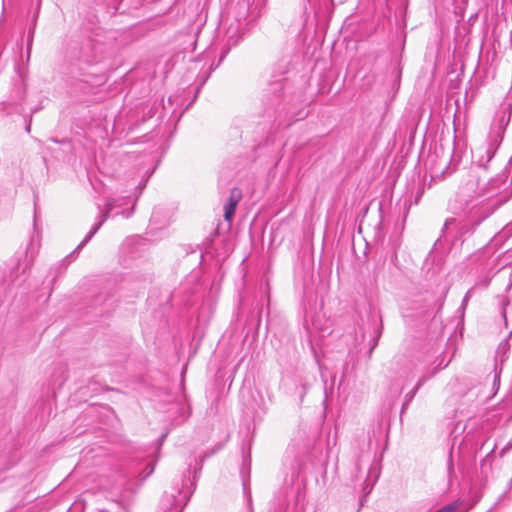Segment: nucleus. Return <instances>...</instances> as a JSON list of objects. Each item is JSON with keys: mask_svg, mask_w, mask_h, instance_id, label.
<instances>
[{"mask_svg": "<svg viewBox=\"0 0 512 512\" xmlns=\"http://www.w3.org/2000/svg\"><path fill=\"white\" fill-rule=\"evenodd\" d=\"M505 130H490L486 140L481 145L471 150L472 167L461 175L458 189L455 195V209H474L478 202L496 201L497 209L508 201V197L499 194V190L505 187L509 172L507 168L495 178L489 180L486 185H481L479 169L487 171L498 151Z\"/></svg>", "mask_w": 512, "mask_h": 512, "instance_id": "1", "label": "nucleus"}, {"mask_svg": "<svg viewBox=\"0 0 512 512\" xmlns=\"http://www.w3.org/2000/svg\"><path fill=\"white\" fill-rule=\"evenodd\" d=\"M459 130H441L439 141L435 142L425 160V169L433 180L451 175L461 162V154L456 148Z\"/></svg>", "mask_w": 512, "mask_h": 512, "instance_id": "2", "label": "nucleus"}, {"mask_svg": "<svg viewBox=\"0 0 512 512\" xmlns=\"http://www.w3.org/2000/svg\"><path fill=\"white\" fill-rule=\"evenodd\" d=\"M478 203L474 209L467 208L462 210L467 216L465 219H457L455 217L446 219L442 228V236L444 238L451 237L454 241L470 235L476 227L497 210L498 203L496 201Z\"/></svg>", "mask_w": 512, "mask_h": 512, "instance_id": "3", "label": "nucleus"}, {"mask_svg": "<svg viewBox=\"0 0 512 512\" xmlns=\"http://www.w3.org/2000/svg\"><path fill=\"white\" fill-rule=\"evenodd\" d=\"M138 197L139 194L133 199H131L129 195L109 198L105 203V210L101 211L100 213L99 220L92 226L91 230L76 247L73 253L82 249L93 238V236L98 232V230L113 212V216L122 215L124 218L131 217L134 213V208Z\"/></svg>", "mask_w": 512, "mask_h": 512, "instance_id": "4", "label": "nucleus"}, {"mask_svg": "<svg viewBox=\"0 0 512 512\" xmlns=\"http://www.w3.org/2000/svg\"><path fill=\"white\" fill-rule=\"evenodd\" d=\"M196 473L193 476V480L190 478V468L187 474L184 473L179 480L174 483L172 492L166 493L162 502L163 505L167 506L165 512H182L186 504L188 503L191 495L193 494L196 486Z\"/></svg>", "mask_w": 512, "mask_h": 512, "instance_id": "5", "label": "nucleus"}, {"mask_svg": "<svg viewBox=\"0 0 512 512\" xmlns=\"http://www.w3.org/2000/svg\"><path fill=\"white\" fill-rule=\"evenodd\" d=\"M285 88L286 79L274 81L269 85L263 100V117L268 121L279 116Z\"/></svg>", "mask_w": 512, "mask_h": 512, "instance_id": "6", "label": "nucleus"}, {"mask_svg": "<svg viewBox=\"0 0 512 512\" xmlns=\"http://www.w3.org/2000/svg\"><path fill=\"white\" fill-rule=\"evenodd\" d=\"M243 197L242 190L233 187L229 193L228 199L224 205V219L231 222L234 218L236 208Z\"/></svg>", "mask_w": 512, "mask_h": 512, "instance_id": "7", "label": "nucleus"}, {"mask_svg": "<svg viewBox=\"0 0 512 512\" xmlns=\"http://www.w3.org/2000/svg\"><path fill=\"white\" fill-rule=\"evenodd\" d=\"M435 373H436V371L427 372L426 374H424L423 376L420 377V379L416 383L415 387L405 395L404 402L402 405V412L408 407L410 402L415 397L417 391L425 384L426 381H428L430 378H432L435 375Z\"/></svg>", "mask_w": 512, "mask_h": 512, "instance_id": "8", "label": "nucleus"}, {"mask_svg": "<svg viewBox=\"0 0 512 512\" xmlns=\"http://www.w3.org/2000/svg\"><path fill=\"white\" fill-rule=\"evenodd\" d=\"M509 351H510V343H509L508 339H503L499 343V345L496 349V352H495V365H498V367L502 368L503 363L508 358Z\"/></svg>", "mask_w": 512, "mask_h": 512, "instance_id": "9", "label": "nucleus"}, {"mask_svg": "<svg viewBox=\"0 0 512 512\" xmlns=\"http://www.w3.org/2000/svg\"><path fill=\"white\" fill-rule=\"evenodd\" d=\"M498 123L497 128H506L509 124L511 117V107L510 105H505L501 108V110L497 113Z\"/></svg>", "mask_w": 512, "mask_h": 512, "instance_id": "10", "label": "nucleus"}, {"mask_svg": "<svg viewBox=\"0 0 512 512\" xmlns=\"http://www.w3.org/2000/svg\"><path fill=\"white\" fill-rule=\"evenodd\" d=\"M227 43L230 46H235L242 38V34L239 33V28L233 27L232 25L227 30Z\"/></svg>", "mask_w": 512, "mask_h": 512, "instance_id": "11", "label": "nucleus"}, {"mask_svg": "<svg viewBox=\"0 0 512 512\" xmlns=\"http://www.w3.org/2000/svg\"><path fill=\"white\" fill-rule=\"evenodd\" d=\"M498 305L500 307L501 316L503 317L506 326H508L507 316H506V307L510 305V300L506 296H499L498 297Z\"/></svg>", "mask_w": 512, "mask_h": 512, "instance_id": "12", "label": "nucleus"}, {"mask_svg": "<svg viewBox=\"0 0 512 512\" xmlns=\"http://www.w3.org/2000/svg\"><path fill=\"white\" fill-rule=\"evenodd\" d=\"M496 448V444H493L489 452L486 454L485 458L481 460L480 466L481 469L484 470L486 468H491L492 462H491V456L494 453Z\"/></svg>", "mask_w": 512, "mask_h": 512, "instance_id": "13", "label": "nucleus"}, {"mask_svg": "<svg viewBox=\"0 0 512 512\" xmlns=\"http://www.w3.org/2000/svg\"><path fill=\"white\" fill-rule=\"evenodd\" d=\"M160 142L161 143L159 144L158 148L155 149V151H161V153L164 154L169 149L170 146L168 136L162 135L160 137Z\"/></svg>", "mask_w": 512, "mask_h": 512, "instance_id": "14", "label": "nucleus"}, {"mask_svg": "<svg viewBox=\"0 0 512 512\" xmlns=\"http://www.w3.org/2000/svg\"><path fill=\"white\" fill-rule=\"evenodd\" d=\"M502 372V368L498 367V365H495L494 367V378H493V387H499L500 385V375Z\"/></svg>", "mask_w": 512, "mask_h": 512, "instance_id": "15", "label": "nucleus"}, {"mask_svg": "<svg viewBox=\"0 0 512 512\" xmlns=\"http://www.w3.org/2000/svg\"><path fill=\"white\" fill-rule=\"evenodd\" d=\"M457 507H458V505L456 503H450V504H447V505L439 508L436 512H455Z\"/></svg>", "mask_w": 512, "mask_h": 512, "instance_id": "16", "label": "nucleus"}, {"mask_svg": "<svg viewBox=\"0 0 512 512\" xmlns=\"http://www.w3.org/2000/svg\"><path fill=\"white\" fill-rule=\"evenodd\" d=\"M448 474L451 475L454 472L453 460H452V448L450 449L448 460H447Z\"/></svg>", "mask_w": 512, "mask_h": 512, "instance_id": "17", "label": "nucleus"}, {"mask_svg": "<svg viewBox=\"0 0 512 512\" xmlns=\"http://www.w3.org/2000/svg\"><path fill=\"white\" fill-rule=\"evenodd\" d=\"M248 485H249V480L244 479L243 480V490H244V493L247 494V496H248L249 503H251V493L249 491Z\"/></svg>", "mask_w": 512, "mask_h": 512, "instance_id": "18", "label": "nucleus"}, {"mask_svg": "<svg viewBox=\"0 0 512 512\" xmlns=\"http://www.w3.org/2000/svg\"><path fill=\"white\" fill-rule=\"evenodd\" d=\"M108 301V295L103 296L102 294L98 295L94 300L95 303L106 304Z\"/></svg>", "mask_w": 512, "mask_h": 512, "instance_id": "19", "label": "nucleus"}, {"mask_svg": "<svg viewBox=\"0 0 512 512\" xmlns=\"http://www.w3.org/2000/svg\"><path fill=\"white\" fill-rule=\"evenodd\" d=\"M510 447H511V445L508 444L504 448H502L501 451L499 452V456L503 457L505 455V453L510 449Z\"/></svg>", "mask_w": 512, "mask_h": 512, "instance_id": "20", "label": "nucleus"}, {"mask_svg": "<svg viewBox=\"0 0 512 512\" xmlns=\"http://www.w3.org/2000/svg\"><path fill=\"white\" fill-rule=\"evenodd\" d=\"M146 470H147V471H146V475H145V477H147V476H149L150 474H152V473H153V471H154V465H148V466L146 467Z\"/></svg>", "mask_w": 512, "mask_h": 512, "instance_id": "21", "label": "nucleus"}, {"mask_svg": "<svg viewBox=\"0 0 512 512\" xmlns=\"http://www.w3.org/2000/svg\"><path fill=\"white\" fill-rule=\"evenodd\" d=\"M377 337H379V335H378ZM377 341H378V338H375V339L373 340V342H371V345H372V346H371V348H370V350H369V355H371V353H372L373 349L377 346Z\"/></svg>", "mask_w": 512, "mask_h": 512, "instance_id": "22", "label": "nucleus"}, {"mask_svg": "<svg viewBox=\"0 0 512 512\" xmlns=\"http://www.w3.org/2000/svg\"><path fill=\"white\" fill-rule=\"evenodd\" d=\"M377 337H379V335H378ZM377 341H378V338H375V339L373 340V342H371V345H372V346H371V348H370V350H369V355H371V353H372L373 349L377 346Z\"/></svg>", "mask_w": 512, "mask_h": 512, "instance_id": "23", "label": "nucleus"}, {"mask_svg": "<svg viewBox=\"0 0 512 512\" xmlns=\"http://www.w3.org/2000/svg\"><path fill=\"white\" fill-rule=\"evenodd\" d=\"M306 394V386L301 385V392H300V398L303 399L304 395Z\"/></svg>", "mask_w": 512, "mask_h": 512, "instance_id": "24", "label": "nucleus"}, {"mask_svg": "<svg viewBox=\"0 0 512 512\" xmlns=\"http://www.w3.org/2000/svg\"><path fill=\"white\" fill-rule=\"evenodd\" d=\"M468 298H469V292L464 296L463 301H462V305H466V303L468 301Z\"/></svg>", "mask_w": 512, "mask_h": 512, "instance_id": "25", "label": "nucleus"}, {"mask_svg": "<svg viewBox=\"0 0 512 512\" xmlns=\"http://www.w3.org/2000/svg\"><path fill=\"white\" fill-rule=\"evenodd\" d=\"M415 132H416V130H410V135H409L410 140L413 139Z\"/></svg>", "mask_w": 512, "mask_h": 512, "instance_id": "26", "label": "nucleus"}, {"mask_svg": "<svg viewBox=\"0 0 512 512\" xmlns=\"http://www.w3.org/2000/svg\"><path fill=\"white\" fill-rule=\"evenodd\" d=\"M145 186H146V181H145L143 184H140V185H139V189H140L139 194L141 193L142 189H143Z\"/></svg>", "mask_w": 512, "mask_h": 512, "instance_id": "27", "label": "nucleus"}, {"mask_svg": "<svg viewBox=\"0 0 512 512\" xmlns=\"http://www.w3.org/2000/svg\"><path fill=\"white\" fill-rule=\"evenodd\" d=\"M118 131H119V130L112 129V130H111V133H112V135H115V134H116V132H118ZM120 131H121V132H123L124 130H120Z\"/></svg>", "mask_w": 512, "mask_h": 512, "instance_id": "28", "label": "nucleus"}, {"mask_svg": "<svg viewBox=\"0 0 512 512\" xmlns=\"http://www.w3.org/2000/svg\"><path fill=\"white\" fill-rule=\"evenodd\" d=\"M487 443V440L482 442L481 446H480V450L485 446V444Z\"/></svg>", "mask_w": 512, "mask_h": 512, "instance_id": "29", "label": "nucleus"}, {"mask_svg": "<svg viewBox=\"0 0 512 512\" xmlns=\"http://www.w3.org/2000/svg\"><path fill=\"white\" fill-rule=\"evenodd\" d=\"M103 132H105L106 136H108V129H105V130H102Z\"/></svg>", "mask_w": 512, "mask_h": 512, "instance_id": "30", "label": "nucleus"}, {"mask_svg": "<svg viewBox=\"0 0 512 512\" xmlns=\"http://www.w3.org/2000/svg\"><path fill=\"white\" fill-rule=\"evenodd\" d=\"M371 486H373V484ZM370 490H372V487H369V490H367V493H370Z\"/></svg>", "mask_w": 512, "mask_h": 512, "instance_id": "31", "label": "nucleus"}, {"mask_svg": "<svg viewBox=\"0 0 512 512\" xmlns=\"http://www.w3.org/2000/svg\"><path fill=\"white\" fill-rule=\"evenodd\" d=\"M371 486H373V484ZM370 490H372V487H369V490H367V493H370Z\"/></svg>", "mask_w": 512, "mask_h": 512, "instance_id": "32", "label": "nucleus"}]
</instances>
